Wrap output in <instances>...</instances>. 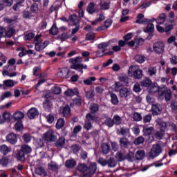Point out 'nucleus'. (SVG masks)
I'll use <instances>...</instances> for the list:
<instances>
[{"label":"nucleus","mask_w":177,"mask_h":177,"mask_svg":"<svg viewBox=\"0 0 177 177\" xmlns=\"http://www.w3.org/2000/svg\"><path fill=\"white\" fill-rule=\"evenodd\" d=\"M150 93H156L158 92V95L162 99H165L166 102H169L171 100V97H172V91L171 89H167V86H157L156 85H151L149 87Z\"/></svg>","instance_id":"f257e3e1"},{"label":"nucleus","mask_w":177,"mask_h":177,"mask_svg":"<svg viewBox=\"0 0 177 177\" xmlns=\"http://www.w3.org/2000/svg\"><path fill=\"white\" fill-rule=\"evenodd\" d=\"M69 62L72 63L71 68L76 70V71H78V73H80L81 74L84 73L83 70H86V68H88V66L82 64V57H81L71 58L69 59Z\"/></svg>","instance_id":"f03ea898"},{"label":"nucleus","mask_w":177,"mask_h":177,"mask_svg":"<svg viewBox=\"0 0 177 177\" xmlns=\"http://www.w3.org/2000/svg\"><path fill=\"white\" fill-rule=\"evenodd\" d=\"M97 162L100 163L102 167H106V165H107L109 168H115L118 162L115 158L110 157L107 160L103 158H100L97 160Z\"/></svg>","instance_id":"7ed1b4c3"},{"label":"nucleus","mask_w":177,"mask_h":177,"mask_svg":"<svg viewBox=\"0 0 177 177\" xmlns=\"http://www.w3.org/2000/svg\"><path fill=\"white\" fill-rule=\"evenodd\" d=\"M162 153V147L161 145L156 143L152 145V147L149 152V156L150 158H156V157H158L159 154Z\"/></svg>","instance_id":"20e7f679"},{"label":"nucleus","mask_w":177,"mask_h":177,"mask_svg":"<svg viewBox=\"0 0 177 177\" xmlns=\"http://www.w3.org/2000/svg\"><path fill=\"white\" fill-rule=\"evenodd\" d=\"M129 74H131L133 73V77L136 80H140L143 77V71H142L140 68H137L136 66H131L129 68Z\"/></svg>","instance_id":"39448f33"},{"label":"nucleus","mask_w":177,"mask_h":177,"mask_svg":"<svg viewBox=\"0 0 177 177\" xmlns=\"http://www.w3.org/2000/svg\"><path fill=\"white\" fill-rule=\"evenodd\" d=\"M44 138L47 142H56L57 140V136L53 130H48L44 134Z\"/></svg>","instance_id":"423d86ee"},{"label":"nucleus","mask_w":177,"mask_h":177,"mask_svg":"<svg viewBox=\"0 0 177 177\" xmlns=\"http://www.w3.org/2000/svg\"><path fill=\"white\" fill-rule=\"evenodd\" d=\"M165 48V45L162 41L155 42L153 46V52L158 55H162Z\"/></svg>","instance_id":"0eeeda50"},{"label":"nucleus","mask_w":177,"mask_h":177,"mask_svg":"<svg viewBox=\"0 0 177 177\" xmlns=\"http://www.w3.org/2000/svg\"><path fill=\"white\" fill-rule=\"evenodd\" d=\"M59 111L63 117H65V118H70V117H71V109L68 105L60 107Z\"/></svg>","instance_id":"6e6552de"},{"label":"nucleus","mask_w":177,"mask_h":177,"mask_svg":"<svg viewBox=\"0 0 177 177\" xmlns=\"http://www.w3.org/2000/svg\"><path fill=\"white\" fill-rule=\"evenodd\" d=\"M119 145L121 149H128L131 146V141L126 136H123L119 139Z\"/></svg>","instance_id":"1a4fd4ad"},{"label":"nucleus","mask_w":177,"mask_h":177,"mask_svg":"<svg viewBox=\"0 0 177 177\" xmlns=\"http://www.w3.org/2000/svg\"><path fill=\"white\" fill-rule=\"evenodd\" d=\"M151 21H153V20L145 18V15L140 13L137 16L136 23L138 24H149V23H151Z\"/></svg>","instance_id":"9d476101"},{"label":"nucleus","mask_w":177,"mask_h":177,"mask_svg":"<svg viewBox=\"0 0 177 177\" xmlns=\"http://www.w3.org/2000/svg\"><path fill=\"white\" fill-rule=\"evenodd\" d=\"M6 141L10 145H16L17 143V135L15 133H10L6 137Z\"/></svg>","instance_id":"9b49d317"},{"label":"nucleus","mask_w":177,"mask_h":177,"mask_svg":"<svg viewBox=\"0 0 177 177\" xmlns=\"http://www.w3.org/2000/svg\"><path fill=\"white\" fill-rule=\"evenodd\" d=\"M49 45L48 41H44L43 43L41 41L35 42V49L37 52H40V50H44Z\"/></svg>","instance_id":"f8f14e48"},{"label":"nucleus","mask_w":177,"mask_h":177,"mask_svg":"<svg viewBox=\"0 0 177 177\" xmlns=\"http://www.w3.org/2000/svg\"><path fill=\"white\" fill-rule=\"evenodd\" d=\"M101 151L103 154L107 155L111 151V147L110 144L107 142H104L100 146Z\"/></svg>","instance_id":"ddd939ff"},{"label":"nucleus","mask_w":177,"mask_h":177,"mask_svg":"<svg viewBox=\"0 0 177 177\" xmlns=\"http://www.w3.org/2000/svg\"><path fill=\"white\" fill-rule=\"evenodd\" d=\"M151 110L153 115H159L162 111V108L160 104H154L152 105Z\"/></svg>","instance_id":"4468645a"},{"label":"nucleus","mask_w":177,"mask_h":177,"mask_svg":"<svg viewBox=\"0 0 177 177\" xmlns=\"http://www.w3.org/2000/svg\"><path fill=\"white\" fill-rule=\"evenodd\" d=\"M39 112L37 108H31L27 113V115L30 120L35 118L36 115H38Z\"/></svg>","instance_id":"2eb2a0df"},{"label":"nucleus","mask_w":177,"mask_h":177,"mask_svg":"<svg viewBox=\"0 0 177 177\" xmlns=\"http://www.w3.org/2000/svg\"><path fill=\"white\" fill-rule=\"evenodd\" d=\"M68 74H70L68 68H63L61 71L57 73V77L61 78H68Z\"/></svg>","instance_id":"dca6fc26"},{"label":"nucleus","mask_w":177,"mask_h":177,"mask_svg":"<svg viewBox=\"0 0 177 177\" xmlns=\"http://www.w3.org/2000/svg\"><path fill=\"white\" fill-rule=\"evenodd\" d=\"M35 174H36V175H38L39 176H42V177L47 176L48 175V173L46 172V171H45V169H44V167H36L35 170Z\"/></svg>","instance_id":"f3484780"},{"label":"nucleus","mask_w":177,"mask_h":177,"mask_svg":"<svg viewBox=\"0 0 177 177\" xmlns=\"http://www.w3.org/2000/svg\"><path fill=\"white\" fill-rule=\"evenodd\" d=\"M156 21L157 24H164L165 23V20H167V15L165 13H162L159 15L158 19L152 18V21Z\"/></svg>","instance_id":"a211bd4d"},{"label":"nucleus","mask_w":177,"mask_h":177,"mask_svg":"<svg viewBox=\"0 0 177 177\" xmlns=\"http://www.w3.org/2000/svg\"><path fill=\"white\" fill-rule=\"evenodd\" d=\"M118 135H122V136H128L129 135V128L122 127L120 129L117 130Z\"/></svg>","instance_id":"6ab92c4d"},{"label":"nucleus","mask_w":177,"mask_h":177,"mask_svg":"<svg viewBox=\"0 0 177 177\" xmlns=\"http://www.w3.org/2000/svg\"><path fill=\"white\" fill-rule=\"evenodd\" d=\"M97 169V166L95 162H91L88 167L87 171L90 175H95L96 170Z\"/></svg>","instance_id":"aec40b11"},{"label":"nucleus","mask_w":177,"mask_h":177,"mask_svg":"<svg viewBox=\"0 0 177 177\" xmlns=\"http://www.w3.org/2000/svg\"><path fill=\"white\" fill-rule=\"evenodd\" d=\"M69 20L73 26H80V23H81V21H80L78 17L76 15H70Z\"/></svg>","instance_id":"412c9836"},{"label":"nucleus","mask_w":177,"mask_h":177,"mask_svg":"<svg viewBox=\"0 0 177 177\" xmlns=\"http://www.w3.org/2000/svg\"><path fill=\"white\" fill-rule=\"evenodd\" d=\"M43 107L46 111H50L53 108V104L50 100H45L43 102Z\"/></svg>","instance_id":"4be33fe9"},{"label":"nucleus","mask_w":177,"mask_h":177,"mask_svg":"<svg viewBox=\"0 0 177 177\" xmlns=\"http://www.w3.org/2000/svg\"><path fill=\"white\" fill-rule=\"evenodd\" d=\"M12 118L15 121H21L24 118V113L18 111L13 114Z\"/></svg>","instance_id":"5701e85b"},{"label":"nucleus","mask_w":177,"mask_h":177,"mask_svg":"<svg viewBox=\"0 0 177 177\" xmlns=\"http://www.w3.org/2000/svg\"><path fill=\"white\" fill-rule=\"evenodd\" d=\"M12 151V148L8 147L6 145H2L0 146V153L3 154V156H6L8 153Z\"/></svg>","instance_id":"b1692460"},{"label":"nucleus","mask_w":177,"mask_h":177,"mask_svg":"<svg viewBox=\"0 0 177 177\" xmlns=\"http://www.w3.org/2000/svg\"><path fill=\"white\" fill-rule=\"evenodd\" d=\"M77 165V161L74 159H69L65 162V167L66 168L73 169Z\"/></svg>","instance_id":"393cba45"},{"label":"nucleus","mask_w":177,"mask_h":177,"mask_svg":"<svg viewBox=\"0 0 177 177\" xmlns=\"http://www.w3.org/2000/svg\"><path fill=\"white\" fill-rule=\"evenodd\" d=\"M76 169L79 172L84 174V172H86V171H88V165H86L85 163H79Z\"/></svg>","instance_id":"a878e982"},{"label":"nucleus","mask_w":177,"mask_h":177,"mask_svg":"<svg viewBox=\"0 0 177 177\" xmlns=\"http://www.w3.org/2000/svg\"><path fill=\"white\" fill-rule=\"evenodd\" d=\"M116 161L118 162H121V161H125V153H122V151H119L115 154Z\"/></svg>","instance_id":"bb28decb"},{"label":"nucleus","mask_w":177,"mask_h":177,"mask_svg":"<svg viewBox=\"0 0 177 177\" xmlns=\"http://www.w3.org/2000/svg\"><path fill=\"white\" fill-rule=\"evenodd\" d=\"M16 156L18 161L23 162L24 160H26V153L21 149L17 151Z\"/></svg>","instance_id":"cd10ccee"},{"label":"nucleus","mask_w":177,"mask_h":177,"mask_svg":"<svg viewBox=\"0 0 177 177\" xmlns=\"http://www.w3.org/2000/svg\"><path fill=\"white\" fill-rule=\"evenodd\" d=\"M131 95V92L128 88H123L120 90V97H128Z\"/></svg>","instance_id":"c85d7f7f"},{"label":"nucleus","mask_w":177,"mask_h":177,"mask_svg":"<svg viewBox=\"0 0 177 177\" xmlns=\"http://www.w3.org/2000/svg\"><path fill=\"white\" fill-rule=\"evenodd\" d=\"M66 145V139L63 137H60L55 143L56 147L60 149Z\"/></svg>","instance_id":"c756f323"},{"label":"nucleus","mask_w":177,"mask_h":177,"mask_svg":"<svg viewBox=\"0 0 177 177\" xmlns=\"http://www.w3.org/2000/svg\"><path fill=\"white\" fill-rule=\"evenodd\" d=\"M145 151L143 150H138L136 151V154H135V157L136 160H143L145 158Z\"/></svg>","instance_id":"7c9ffc66"},{"label":"nucleus","mask_w":177,"mask_h":177,"mask_svg":"<svg viewBox=\"0 0 177 177\" xmlns=\"http://www.w3.org/2000/svg\"><path fill=\"white\" fill-rule=\"evenodd\" d=\"M79 92H78V89L75 88V89H68L67 91H66L64 92V95H66V96H74V95H78Z\"/></svg>","instance_id":"2f4dec72"},{"label":"nucleus","mask_w":177,"mask_h":177,"mask_svg":"<svg viewBox=\"0 0 177 177\" xmlns=\"http://www.w3.org/2000/svg\"><path fill=\"white\" fill-rule=\"evenodd\" d=\"M86 10L89 15H93L96 12V8H95V3H88Z\"/></svg>","instance_id":"473e14b6"},{"label":"nucleus","mask_w":177,"mask_h":177,"mask_svg":"<svg viewBox=\"0 0 177 177\" xmlns=\"http://www.w3.org/2000/svg\"><path fill=\"white\" fill-rule=\"evenodd\" d=\"M111 24H113V21H111V19H107L106 21H104V26H100L98 28V30L103 31V30H104L105 28H109V27H110Z\"/></svg>","instance_id":"72a5a7b5"},{"label":"nucleus","mask_w":177,"mask_h":177,"mask_svg":"<svg viewBox=\"0 0 177 177\" xmlns=\"http://www.w3.org/2000/svg\"><path fill=\"white\" fill-rule=\"evenodd\" d=\"M110 97H111V102L112 104H114V106H117L118 104V97H117V95L113 93H110Z\"/></svg>","instance_id":"f704fd0d"},{"label":"nucleus","mask_w":177,"mask_h":177,"mask_svg":"<svg viewBox=\"0 0 177 177\" xmlns=\"http://www.w3.org/2000/svg\"><path fill=\"white\" fill-rule=\"evenodd\" d=\"M147 24V26L145 29H144V32L153 34V32H154V25L149 22Z\"/></svg>","instance_id":"c9c22d12"},{"label":"nucleus","mask_w":177,"mask_h":177,"mask_svg":"<svg viewBox=\"0 0 177 177\" xmlns=\"http://www.w3.org/2000/svg\"><path fill=\"white\" fill-rule=\"evenodd\" d=\"M66 121L63 118H59L57 120L55 127L57 129H62L64 127Z\"/></svg>","instance_id":"e433bc0d"},{"label":"nucleus","mask_w":177,"mask_h":177,"mask_svg":"<svg viewBox=\"0 0 177 177\" xmlns=\"http://www.w3.org/2000/svg\"><path fill=\"white\" fill-rule=\"evenodd\" d=\"M15 32H16V30H15V28L13 27L9 28L8 30H6V38H12Z\"/></svg>","instance_id":"4c0bfd02"},{"label":"nucleus","mask_w":177,"mask_h":177,"mask_svg":"<svg viewBox=\"0 0 177 177\" xmlns=\"http://www.w3.org/2000/svg\"><path fill=\"white\" fill-rule=\"evenodd\" d=\"M113 125H121L122 124V119L118 115H115L113 118Z\"/></svg>","instance_id":"58836bf2"},{"label":"nucleus","mask_w":177,"mask_h":177,"mask_svg":"<svg viewBox=\"0 0 177 177\" xmlns=\"http://www.w3.org/2000/svg\"><path fill=\"white\" fill-rule=\"evenodd\" d=\"M133 143L135 146H139V145H143V143H145V138L142 136H138L134 140Z\"/></svg>","instance_id":"ea45409f"},{"label":"nucleus","mask_w":177,"mask_h":177,"mask_svg":"<svg viewBox=\"0 0 177 177\" xmlns=\"http://www.w3.org/2000/svg\"><path fill=\"white\" fill-rule=\"evenodd\" d=\"M89 110L93 113V114H95V113H97V111H99V105L95 103L91 104L89 106Z\"/></svg>","instance_id":"a19ab883"},{"label":"nucleus","mask_w":177,"mask_h":177,"mask_svg":"<svg viewBox=\"0 0 177 177\" xmlns=\"http://www.w3.org/2000/svg\"><path fill=\"white\" fill-rule=\"evenodd\" d=\"M125 160H127L129 162H133L135 161V155L132 152H129L125 154Z\"/></svg>","instance_id":"79ce46f5"},{"label":"nucleus","mask_w":177,"mask_h":177,"mask_svg":"<svg viewBox=\"0 0 177 177\" xmlns=\"http://www.w3.org/2000/svg\"><path fill=\"white\" fill-rule=\"evenodd\" d=\"M96 115L93 113H87L86 115V121H96Z\"/></svg>","instance_id":"37998d69"},{"label":"nucleus","mask_w":177,"mask_h":177,"mask_svg":"<svg viewBox=\"0 0 177 177\" xmlns=\"http://www.w3.org/2000/svg\"><path fill=\"white\" fill-rule=\"evenodd\" d=\"M104 125H106V127H109V128L114 127V122L111 118H106L104 122Z\"/></svg>","instance_id":"c03bdc74"},{"label":"nucleus","mask_w":177,"mask_h":177,"mask_svg":"<svg viewBox=\"0 0 177 177\" xmlns=\"http://www.w3.org/2000/svg\"><path fill=\"white\" fill-rule=\"evenodd\" d=\"M143 131L145 135H146L147 136H150V135H151L153 132H154V127H144Z\"/></svg>","instance_id":"a18cd8bd"},{"label":"nucleus","mask_w":177,"mask_h":177,"mask_svg":"<svg viewBox=\"0 0 177 177\" xmlns=\"http://www.w3.org/2000/svg\"><path fill=\"white\" fill-rule=\"evenodd\" d=\"M147 73L149 77H153V75H156V74H157V68L155 66H151L149 68Z\"/></svg>","instance_id":"49530a36"},{"label":"nucleus","mask_w":177,"mask_h":177,"mask_svg":"<svg viewBox=\"0 0 177 177\" xmlns=\"http://www.w3.org/2000/svg\"><path fill=\"white\" fill-rule=\"evenodd\" d=\"M21 150H22L25 154H28V153H31L32 149H31V147L27 145H24L21 146Z\"/></svg>","instance_id":"de8ad7c7"},{"label":"nucleus","mask_w":177,"mask_h":177,"mask_svg":"<svg viewBox=\"0 0 177 177\" xmlns=\"http://www.w3.org/2000/svg\"><path fill=\"white\" fill-rule=\"evenodd\" d=\"M165 133V131H162L161 130L158 131L155 133V138L156 139H157L158 140H161V139H162V138H164V135Z\"/></svg>","instance_id":"09e8293b"},{"label":"nucleus","mask_w":177,"mask_h":177,"mask_svg":"<svg viewBox=\"0 0 177 177\" xmlns=\"http://www.w3.org/2000/svg\"><path fill=\"white\" fill-rule=\"evenodd\" d=\"M48 169L51 171H57L59 169V165L55 162H50L48 164Z\"/></svg>","instance_id":"8fccbe9b"},{"label":"nucleus","mask_w":177,"mask_h":177,"mask_svg":"<svg viewBox=\"0 0 177 177\" xmlns=\"http://www.w3.org/2000/svg\"><path fill=\"white\" fill-rule=\"evenodd\" d=\"M135 60L140 64L145 63V62H146V57L140 55H137L135 57Z\"/></svg>","instance_id":"3c124183"},{"label":"nucleus","mask_w":177,"mask_h":177,"mask_svg":"<svg viewBox=\"0 0 177 177\" xmlns=\"http://www.w3.org/2000/svg\"><path fill=\"white\" fill-rule=\"evenodd\" d=\"M160 131H162L163 132H165L166 129H168V126L169 125L165 122H160L158 123Z\"/></svg>","instance_id":"603ef678"},{"label":"nucleus","mask_w":177,"mask_h":177,"mask_svg":"<svg viewBox=\"0 0 177 177\" xmlns=\"http://www.w3.org/2000/svg\"><path fill=\"white\" fill-rule=\"evenodd\" d=\"M141 85L145 88H149L151 86V80L149 78H147L142 81Z\"/></svg>","instance_id":"864d4df0"},{"label":"nucleus","mask_w":177,"mask_h":177,"mask_svg":"<svg viewBox=\"0 0 177 177\" xmlns=\"http://www.w3.org/2000/svg\"><path fill=\"white\" fill-rule=\"evenodd\" d=\"M86 97L89 100L93 99V97H95V91H93V89H91L88 91H86Z\"/></svg>","instance_id":"5fc2aeb1"},{"label":"nucleus","mask_w":177,"mask_h":177,"mask_svg":"<svg viewBox=\"0 0 177 177\" xmlns=\"http://www.w3.org/2000/svg\"><path fill=\"white\" fill-rule=\"evenodd\" d=\"M3 85L8 88L15 86V82L12 80H7L3 81Z\"/></svg>","instance_id":"6e6d98bb"},{"label":"nucleus","mask_w":177,"mask_h":177,"mask_svg":"<svg viewBox=\"0 0 177 177\" xmlns=\"http://www.w3.org/2000/svg\"><path fill=\"white\" fill-rule=\"evenodd\" d=\"M44 96L46 99L45 100H50L51 102L52 99H53V97H52V93H50L49 91H44Z\"/></svg>","instance_id":"4d7b16f0"},{"label":"nucleus","mask_w":177,"mask_h":177,"mask_svg":"<svg viewBox=\"0 0 177 177\" xmlns=\"http://www.w3.org/2000/svg\"><path fill=\"white\" fill-rule=\"evenodd\" d=\"M170 107L171 109V111L175 113V114H177V101L176 100H173L171 102Z\"/></svg>","instance_id":"13d9d810"},{"label":"nucleus","mask_w":177,"mask_h":177,"mask_svg":"<svg viewBox=\"0 0 177 177\" xmlns=\"http://www.w3.org/2000/svg\"><path fill=\"white\" fill-rule=\"evenodd\" d=\"M15 130L17 132H20V131L23 130V122L22 121H18V122H17L15 124Z\"/></svg>","instance_id":"bf43d9fd"},{"label":"nucleus","mask_w":177,"mask_h":177,"mask_svg":"<svg viewBox=\"0 0 177 177\" xmlns=\"http://www.w3.org/2000/svg\"><path fill=\"white\" fill-rule=\"evenodd\" d=\"M111 147L112 151H118V149H120L118 143L115 141L111 142Z\"/></svg>","instance_id":"052dcab7"},{"label":"nucleus","mask_w":177,"mask_h":177,"mask_svg":"<svg viewBox=\"0 0 177 177\" xmlns=\"http://www.w3.org/2000/svg\"><path fill=\"white\" fill-rule=\"evenodd\" d=\"M100 6L102 10H108V9H110V4L106 1L101 2Z\"/></svg>","instance_id":"680f3d73"},{"label":"nucleus","mask_w":177,"mask_h":177,"mask_svg":"<svg viewBox=\"0 0 177 177\" xmlns=\"http://www.w3.org/2000/svg\"><path fill=\"white\" fill-rule=\"evenodd\" d=\"M49 31L51 35H57V32H59V29L56 27V24H53Z\"/></svg>","instance_id":"e2e57ef3"},{"label":"nucleus","mask_w":177,"mask_h":177,"mask_svg":"<svg viewBox=\"0 0 177 177\" xmlns=\"http://www.w3.org/2000/svg\"><path fill=\"white\" fill-rule=\"evenodd\" d=\"M4 21L8 24H12V23H15L17 21V17L14 16L11 18H6Z\"/></svg>","instance_id":"0e129e2a"},{"label":"nucleus","mask_w":177,"mask_h":177,"mask_svg":"<svg viewBox=\"0 0 177 177\" xmlns=\"http://www.w3.org/2000/svg\"><path fill=\"white\" fill-rule=\"evenodd\" d=\"M93 81H96V77H89L88 79L84 80V84H85V85H92Z\"/></svg>","instance_id":"69168bd1"},{"label":"nucleus","mask_w":177,"mask_h":177,"mask_svg":"<svg viewBox=\"0 0 177 177\" xmlns=\"http://www.w3.org/2000/svg\"><path fill=\"white\" fill-rule=\"evenodd\" d=\"M10 96H12V93H10V91H6V93H3L0 96V102H2V100H5L6 97H10Z\"/></svg>","instance_id":"338daca9"},{"label":"nucleus","mask_w":177,"mask_h":177,"mask_svg":"<svg viewBox=\"0 0 177 177\" xmlns=\"http://www.w3.org/2000/svg\"><path fill=\"white\" fill-rule=\"evenodd\" d=\"M133 118L134 121H142V115L138 112H136L133 115Z\"/></svg>","instance_id":"774afa93"}]
</instances>
